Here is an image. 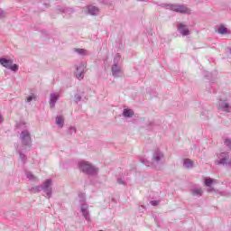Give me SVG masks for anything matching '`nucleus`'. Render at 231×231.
<instances>
[{
    "label": "nucleus",
    "mask_w": 231,
    "mask_h": 231,
    "mask_svg": "<svg viewBox=\"0 0 231 231\" xmlns=\"http://www.w3.org/2000/svg\"><path fill=\"white\" fill-rule=\"evenodd\" d=\"M41 190H42V185L31 188V192L32 194H37V192H41Z\"/></svg>",
    "instance_id": "22"
},
{
    "label": "nucleus",
    "mask_w": 231,
    "mask_h": 231,
    "mask_svg": "<svg viewBox=\"0 0 231 231\" xmlns=\"http://www.w3.org/2000/svg\"><path fill=\"white\" fill-rule=\"evenodd\" d=\"M84 69H86V65H84V63H79L77 67H76V78L79 79V80H82V79H84Z\"/></svg>",
    "instance_id": "12"
},
{
    "label": "nucleus",
    "mask_w": 231,
    "mask_h": 231,
    "mask_svg": "<svg viewBox=\"0 0 231 231\" xmlns=\"http://www.w3.org/2000/svg\"><path fill=\"white\" fill-rule=\"evenodd\" d=\"M25 102H26L27 104H30V102H37V95H35V94H31L30 96H28V97H26Z\"/></svg>",
    "instance_id": "20"
},
{
    "label": "nucleus",
    "mask_w": 231,
    "mask_h": 231,
    "mask_svg": "<svg viewBox=\"0 0 231 231\" xmlns=\"http://www.w3.org/2000/svg\"><path fill=\"white\" fill-rule=\"evenodd\" d=\"M26 177L28 178V180H35V175L32 172H27Z\"/></svg>",
    "instance_id": "28"
},
{
    "label": "nucleus",
    "mask_w": 231,
    "mask_h": 231,
    "mask_svg": "<svg viewBox=\"0 0 231 231\" xmlns=\"http://www.w3.org/2000/svg\"><path fill=\"white\" fill-rule=\"evenodd\" d=\"M56 125L60 126V128L64 127V116H58L56 117Z\"/></svg>",
    "instance_id": "19"
},
{
    "label": "nucleus",
    "mask_w": 231,
    "mask_h": 231,
    "mask_svg": "<svg viewBox=\"0 0 231 231\" xmlns=\"http://www.w3.org/2000/svg\"><path fill=\"white\" fill-rule=\"evenodd\" d=\"M217 160L215 161V165H222L223 167L231 168V158L230 153L226 152H221L217 153Z\"/></svg>",
    "instance_id": "3"
},
{
    "label": "nucleus",
    "mask_w": 231,
    "mask_h": 231,
    "mask_svg": "<svg viewBox=\"0 0 231 231\" xmlns=\"http://www.w3.org/2000/svg\"><path fill=\"white\" fill-rule=\"evenodd\" d=\"M212 183H216V180L206 178L205 179V185L206 187H212Z\"/></svg>",
    "instance_id": "21"
},
{
    "label": "nucleus",
    "mask_w": 231,
    "mask_h": 231,
    "mask_svg": "<svg viewBox=\"0 0 231 231\" xmlns=\"http://www.w3.org/2000/svg\"><path fill=\"white\" fill-rule=\"evenodd\" d=\"M123 116H125V118H133V116H134V112L132 109L125 108L123 111Z\"/></svg>",
    "instance_id": "18"
},
{
    "label": "nucleus",
    "mask_w": 231,
    "mask_h": 231,
    "mask_svg": "<svg viewBox=\"0 0 231 231\" xmlns=\"http://www.w3.org/2000/svg\"><path fill=\"white\" fill-rule=\"evenodd\" d=\"M177 30L182 37H187L190 35V31H189V26L183 24V23H179L177 26Z\"/></svg>",
    "instance_id": "13"
},
{
    "label": "nucleus",
    "mask_w": 231,
    "mask_h": 231,
    "mask_svg": "<svg viewBox=\"0 0 231 231\" xmlns=\"http://www.w3.org/2000/svg\"><path fill=\"white\" fill-rule=\"evenodd\" d=\"M224 145H226V148L229 149V151L231 152V141L230 139H226L224 142Z\"/></svg>",
    "instance_id": "26"
},
{
    "label": "nucleus",
    "mask_w": 231,
    "mask_h": 231,
    "mask_svg": "<svg viewBox=\"0 0 231 231\" xmlns=\"http://www.w3.org/2000/svg\"><path fill=\"white\" fill-rule=\"evenodd\" d=\"M189 192L193 198H201V196H203V188L194 186L190 189Z\"/></svg>",
    "instance_id": "15"
},
{
    "label": "nucleus",
    "mask_w": 231,
    "mask_h": 231,
    "mask_svg": "<svg viewBox=\"0 0 231 231\" xmlns=\"http://www.w3.org/2000/svg\"><path fill=\"white\" fill-rule=\"evenodd\" d=\"M0 64L3 66V68L11 69V71H14V73L19 71V65L14 64V60L11 59L8 60L6 58H0Z\"/></svg>",
    "instance_id": "6"
},
{
    "label": "nucleus",
    "mask_w": 231,
    "mask_h": 231,
    "mask_svg": "<svg viewBox=\"0 0 231 231\" xmlns=\"http://www.w3.org/2000/svg\"><path fill=\"white\" fill-rule=\"evenodd\" d=\"M75 98V102H80V100H82V96H80V94H76L74 96Z\"/></svg>",
    "instance_id": "29"
},
{
    "label": "nucleus",
    "mask_w": 231,
    "mask_h": 231,
    "mask_svg": "<svg viewBox=\"0 0 231 231\" xmlns=\"http://www.w3.org/2000/svg\"><path fill=\"white\" fill-rule=\"evenodd\" d=\"M144 165H146L147 167H150L149 163L144 162Z\"/></svg>",
    "instance_id": "35"
},
{
    "label": "nucleus",
    "mask_w": 231,
    "mask_h": 231,
    "mask_svg": "<svg viewBox=\"0 0 231 231\" xmlns=\"http://www.w3.org/2000/svg\"><path fill=\"white\" fill-rule=\"evenodd\" d=\"M4 15H5V13L3 12V10H0V19H1L2 17H4Z\"/></svg>",
    "instance_id": "33"
},
{
    "label": "nucleus",
    "mask_w": 231,
    "mask_h": 231,
    "mask_svg": "<svg viewBox=\"0 0 231 231\" xmlns=\"http://www.w3.org/2000/svg\"><path fill=\"white\" fill-rule=\"evenodd\" d=\"M158 203H160L158 200H152L151 201V205H152V207H156L158 205Z\"/></svg>",
    "instance_id": "30"
},
{
    "label": "nucleus",
    "mask_w": 231,
    "mask_h": 231,
    "mask_svg": "<svg viewBox=\"0 0 231 231\" xmlns=\"http://www.w3.org/2000/svg\"><path fill=\"white\" fill-rule=\"evenodd\" d=\"M218 109L224 113H231V106L226 102V100H220L218 102Z\"/></svg>",
    "instance_id": "14"
},
{
    "label": "nucleus",
    "mask_w": 231,
    "mask_h": 231,
    "mask_svg": "<svg viewBox=\"0 0 231 231\" xmlns=\"http://www.w3.org/2000/svg\"><path fill=\"white\" fill-rule=\"evenodd\" d=\"M217 194H220V196H226V192H225V191L217 192Z\"/></svg>",
    "instance_id": "32"
},
{
    "label": "nucleus",
    "mask_w": 231,
    "mask_h": 231,
    "mask_svg": "<svg viewBox=\"0 0 231 231\" xmlns=\"http://www.w3.org/2000/svg\"><path fill=\"white\" fill-rule=\"evenodd\" d=\"M59 98H60V94L59 92L51 93L49 101L51 109H53L55 107V105L57 104Z\"/></svg>",
    "instance_id": "11"
},
{
    "label": "nucleus",
    "mask_w": 231,
    "mask_h": 231,
    "mask_svg": "<svg viewBox=\"0 0 231 231\" xmlns=\"http://www.w3.org/2000/svg\"><path fill=\"white\" fill-rule=\"evenodd\" d=\"M79 199L80 203V211L82 212L83 217H85L86 221H90L89 217V208H88V204H86V195L84 193H80L79 195Z\"/></svg>",
    "instance_id": "5"
},
{
    "label": "nucleus",
    "mask_w": 231,
    "mask_h": 231,
    "mask_svg": "<svg viewBox=\"0 0 231 231\" xmlns=\"http://www.w3.org/2000/svg\"><path fill=\"white\" fill-rule=\"evenodd\" d=\"M117 183H118V185H124V187H125V185H127V182H125V178H124V177L117 178Z\"/></svg>",
    "instance_id": "24"
},
{
    "label": "nucleus",
    "mask_w": 231,
    "mask_h": 231,
    "mask_svg": "<svg viewBox=\"0 0 231 231\" xmlns=\"http://www.w3.org/2000/svg\"><path fill=\"white\" fill-rule=\"evenodd\" d=\"M163 152L160 150H155L152 158V165H160V163L163 162Z\"/></svg>",
    "instance_id": "10"
},
{
    "label": "nucleus",
    "mask_w": 231,
    "mask_h": 231,
    "mask_svg": "<svg viewBox=\"0 0 231 231\" xmlns=\"http://www.w3.org/2000/svg\"><path fill=\"white\" fill-rule=\"evenodd\" d=\"M83 12L86 15H92L93 17H97L100 14V8L95 5H88L83 7Z\"/></svg>",
    "instance_id": "9"
},
{
    "label": "nucleus",
    "mask_w": 231,
    "mask_h": 231,
    "mask_svg": "<svg viewBox=\"0 0 231 231\" xmlns=\"http://www.w3.org/2000/svg\"><path fill=\"white\" fill-rule=\"evenodd\" d=\"M3 123V116L0 115V124Z\"/></svg>",
    "instance_id": "34"
},
{
    "label": "nucleus",
    "mask_w": 231,
    "mask_h": 231,
    "mask_svg": "<svg viewBox=\"0 0 231 231\" xmlns=\"http://www.w3.org/2000/svg\"><path fill=\"white\" fill-rule=\"evenodd\" d=\"M78 165L84 174H88V176H97L98 174V168L89 163V162L79 161Z\"/></svg>",
    "instance_id": "2"
},
{
    "label": "nucleus",
    "mask_w": 231,
    "mask_h": 231,
    "mask_svg": "<svg viewBox=\"0 0 231 231\" xmlns=\"http://www.w3.org/2000/svg\"><path fill=\"white\" fill-rule=\"evenodd\" d=\"M20 160L23 162V163L26 162V155H24L23 152H20Z\"/></svg>",
    "instance_id": "27"
},
{
    "label": "nucleus",
    "mask_w": 231,
    "mask_h": 231,
    "mask_svg": "<svg viewBox=\"0 0 231 231\" xmlns=\"http://www.w3.org/2000/svg\"><path fill=\"white\" fill-rule=\"evenodd\" d=\"M53 181L51 179H47L42 184V190L44 192L45 197L47 199H50L51 198V194L53 192V189H51Z\"/></svg>",
    "instance_id": "8"
},
{
    "label": "nucleus",
    "mask_w": 231,
    "mask_h": 231,
    "mask_svg": "<svg viewBox=\"0 0 231 231\" xmlns=\"http://www.w3.org/2000/svg\"><path fill=\"white\" fill-rule=\"evenodd\" d=\"M162 8H166V10H171L178 14H190V9L183 5L162 4Z\"/></svg>",
    "instance_id": "4"
},
{
    "label": "nucleus",
    "mask_w": 231,
    "mask_h": 231,
    "mask_svg": "<svg viewBox=\"0 0 231 231\" xmlns=\"http://www.w3.org/2000/svg\"><path fill=\"white\" fill-rule=\"evenodd\" d=\"M77 134V127H75V126H70L69 128V134Z\"/></svg>",
    "instance_id": "25"
},
{
    "label": "nucleus",
    "mask_w": 231,
    "mask_h": 231,
    "mask_svg": "<svg viewBox=\"0 0 231 231\" xmlns=\"http://www.w3.org/2000/svg\"><path fill=\"white\" fill-rule=\"evenodd\" d=\"M184 169H194V161L190 159H184L183 161Z\"/></svg>",
    "instance_id": "17"
},
{
    "label": "nucleus",
    "mask_w": 231,
    "mask_h": 231,
    "mask_svg": "<svg viewBox=\"0 0 231 231\" xmlns=\"http://www.w3.org/2000/svg\"><path fill=\"white\" fill-rule=\"evenodd\" d=\"M18 129L22 130L20 133L22 144H23L24 147H32V134H30V130L26 127V123L21 122L18 125Z\"/></svg>",
    "instance_id": "1"
},
{
    "label": "nucleus",
    "mask_w": 231,
    "mask_h": 231,
    "mask_svg": "<svg viewBox=\"0 0 231 231\" xmlns=\"http://www.w3.org/2000/svg\"><path fill=\"white\" fill-rule=\"evenodd\" d=\"M118 62H120V55H116L114 59V64L112 65L111 71L113 77L116 79H118V77H121L122 75V68L118 65Z\"/></svg>",
    "instance_id": "7"
},
{
    "label": "nucleus",
    "mask_w": 231,
    "mask_h": 231,
    "mask_svg": "<svg viewBox=\"0 0 231 231\" xmlns=\"http://www.w3.org/2000/svg\"><path fill=\"white\" fill-rule=\"evenodd\" d=\"M63 14H68V12H71L69 9H62Z\"/></svg>",
    "instance_id": "31"
},
{
    "label": "nucleus",
    "mask_w": 231,
    "mask_h": 231,
    "mask_svg": "<svg viewBox=\"0 0 231 231\" xmlns=\"http://www.w3.org/2000/svg\"><path fill=\"white\" fill-rule=\"evenodd\" d=\"M218 33H220V35H225L226 33H228V29L225 26H220L218 28Z\"/></svg>",
    "instance_id": "23"
},
{
    "label": "nucleus",
    "mask_w": 231,
    "mask_h": 231,
    "mask_svg": "<svg viewBox=\"0 0 231 231\" xmlns=\"http://www.w3.org/2000/svg\"><path fill=\"white\" fill-rule=\"evenodd\" d=\"M74 51H75V53H78V55H80L81 57H88V56L91 55L89 51H88L86 49L76 48V49H74Z\"/></svg>",
    "instance_id": "16"
}]
</instances>
